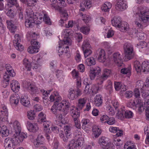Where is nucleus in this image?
<instances>
[{
	"mask_svg": "<svg viewBox=\"0 0 149 149\" xmlns=\"http://www.w3.org/2000/svg\"><path fill=\"white\" fill-rule=\"evenodd\" d=\"M71 34V31L68 29L64 30L62 32L61 36L63 40L59 41L58 47L56 48L60 57L68 58L70 56L69 46L72 44L70 38Z\"/></svg>",
	"mask_w": 149,
	"mask_h": 149,
	"instance_id": "f257e3e1",
	"label": "nucleus"
},
{
	"mask_svg": "<svg viewBox=\"0 0 149 149\" xmlns=\"http://www.w3.org/2000/svg\"><path fill=\"white\" fill-rule=\"evenodd\" d=\"M134 13L138 15L139 18H136L134 23L136 26L139 28H143L149 23V9L145 6L134 7Z\"/></svg>",
	"mask_w": 149,
	"mask_h": 149,
	"instance_id": "f03ea898",
	"label": "nucleus"
},
{
	"mask_svg": "<svg viewBox=\"0 0 149 149\" xmlns=\"http://www.w3.org/2000/svg\"><path fill=\"white\" fill-rule=\"evenodd\" d=\"M56 101L51 109V111L53 113L55 114L57 111H61L63 113V114L66 115L69 111L70 104L69 101L66 100Z\"/></svg>",
	"mask_w": 149,
	"mask_h": 149,
	"instance_id": "7ed1b4c3",
	"label": "nucleus"
},
{
	"mask_svg": "<svg viewBox=\"0 0 149 149\" xmlns=\"http://www.w3.org/2000/svg\"><path fill=\"white\" fill-rule=\"evenodd\" d=\"M21 137L13 135L11 138H8L4 141L5 149H14L19 143L22 142L27 137L26 134H21Z\"/></svg>",
	"mask_w": 149,
	"mask_h": 149,
	"instance_id": "20e7f679",
	"label": "nucleus"
},
{
	"mask_svg": "<svg viewBox=\"0 0 149 149\" xmlns=\"http://www.w3.org/2000/svg\"><path fill=\"white\" fill-rule=\"evenodd\" d=\"M38 13H34L32 9L30 8H27L26 10L25 13V26L27 27H32L35 24H38Z\"/></svg>",
	"mask_w": 149,
	"mask_h": 149,
	"instance_id": "39448f33",
	"label": "nucleus"
},
{
	"mask_svg": "<svg viewBox=\"0 0 149 149\" xmlns=\"http://www.w3.org/2000/svg\"><path fill=\"white\" fill-rule=\"evenodd\" d=\"M133 115V112L129 110L125 111L124 107H121L118 110V113L116 114L117 117L120 119H122L125 117L127 118H132Z\"/></svg>",
	"mask_w": 149,
	"mask_h": 149,
	"instance_id": "423d86ee",
	"label": "nucleus"
},
{
	"mask_svg": "<svg viewBox=\"0 0 149 149\" xmlns=\"http://www.w3.org/2000/svg\"><path fill=\"white\" fill-rule=\"evenodd\" d=\"M37 15L38 16V17H37V19H38L37 24H40L43 20L45 22L49 25H50L51 24V22L49 18L47 16L46 14L45 11H42L38 12Z\"/></svg>",
	"mask_w": 149,
	"mask_h": 149,
	"instance_id": "0eeeda50",
	"label": "nucleus"
},
{
	"mask_svg": "<svg viewBox=\"0 0 149 149\" xmlns=\"http://www.w3.org/2000/svg\"><path fill=\"white\" fill-rule=\"evenodd\" d=\"M109 139L104 136L100 138L98 141L99 144L103 149H114V146L111 142L108 143L106 146L104 145L108 141Z\"/></svg>",
	"mask_w": 149,
	"mask_h": 149,
	"instance_id": "6e6552de",
	"label": "nucleus"
},
{
	"mask_svg": "<svg viewBox=\"0 0 149 149\" xmlns=\"http://www.w3.org/2000/svg\"><path fill=\"white\" fill-rule=\"evenodd\" d=\"M27 37L29 39L31 38H34L31 40V46H37L38 47L40 48V43L38 41L36 38H37L38 37L39 34L38 33H36L33 32H28L27 34Z\"/></svg>",
	"mask_w": 149,
	"mask_h": 149,
	"instance_id": "1a4fd4ad",
	"label": "nucleus"
},
{
	"mask_svg": "<svg viewBox=\"0 0 149 149\" xmlns=\"http://www.w3.org/2000/svg\"><path fill=\"white\" fill-rule=\"evenodd\" d=\"M122 57L121 55L119 52H116L114 53L112 57L109 60V64L114 63L117 66H120L122 65Z\"/></svg>",
	"mask_w": 149,
	"mask_h": 149,
	"instance_id": "9d476101",
	"label": "nucleus"
},
{
	"mask_svg": "<svg viewBox=\"0 0 149 149\" xmlns=\"http://www.w3.org/2000/svg\"><path fill=\"white\" fill-rule=\"evenodd\" d=\"M51 2V7L55 10H59L60 8L65 7L66 4L65 2V0H58L57 2L56 0H50Z\"/></svg>",
	"mask_w": 149,
	"mask_h": 149,
	"instance_id": "9b49d317",
	"label": "nucleus"
},
{
	"mask_svg": "<svg viewBox=\"0 0 149 149\" xmlns=\"http://www.w3.org/2000/svg\"><path fill=\"white\" fill-rule=\"evenodd\" d=\"M31 63L33 66V69H38L41 65L42 62V57L40 54L39 53L33 56L32 57Z\"/></svg>",
	"mask_w": 149,
	"mask_h": 149,
	"instance_id": "f8f14e48",
	"label": "nucleus"
},
{
	"mask_svg": "<svg viewBox=\"0 0 149 149\" xmlns=\"http://www.w3.org/2000/svg\"><path fill=\"white\" fill-rule=\"evenodd\" d=\"M98 57L97 59L100 62L104 63V64L107 65H109V60L107 59V57L104 49H99L98 50Z\"/></svg>",
	"mask_w": 149,
	"mask_h": 149,
	"instance_id": "ddd939ff",
	"label": "nucleus"
},
{
	"mask_svg": "<svg viewBox=\"0 0 149 149\" xmlns=\"http://www.w3.org/2000/svg\"><path fill=\"white\" fill-rule=\"evenodd\" d=\"M84 142V139L82 138L79 137L76 141L74 140H71L68 146L69 149H74L75 148L81 147Z\"/></svg>",
	"mask_w": 149,
	"mask_h": 149,
	"instance_id": "4468645a",
	"label": "nucleus"
},
{
	"mask_svg": "<svg viewBox=\"0 0 149 149\" xmlns=\"http://www.w3.org/2000/svg\"><path fill=\"white\" fill-rule=\"evenodd\" d=\"M11 124L15 130V133L14 135L21 137L22 133L26 134L23 132H21V127L20 123L17 120H15L11 122Z\"/></svg>",
	"mask_w": 149,
	"mask_h": 149,
	"instance_id": "2eb2a0df",
	"label": "nucleus"
},
{
	"mask_svg": "<svg viewBox=\"0 0 149 149\" xmlns=\"http://www.w3.org/2000/svg\"><path fill=\"white\" fill-rule=\"evenodd\" d=\"M21 37L18 34H16L15 36V38L13 40V44L16 49L17 50L22 51L24 49V46L21 44Z\"/></svg>",
	"mask_w": 149,
	"mask_h": 149,
	"instance_id": "dca6fc26",
	"label": "nucleus"
},
{
	"mask_svg": "<svg viewBox=\"0 0 149 149\" xmlns=\"http://www.w3.org/2000/svg\"><path fill=\"white\" fill-rule=\"evenodd\" d=\"M68 97L70 100H74L77 98L82 94L81 91L77 89V90L71 89L68 91Z\"/></svg>",
	"mask_w": 149,
	"mask_h": 149,
	"instance_id": "f3484780",
	"label": "nucleus"
},
{
	"mask_svg": "<svg viewBox=\"0 0 149 149\" xmlns=\"http://www.w3.org/2000/svg\"><path fill=\"white\" fill-rule=\"evenodd\" d=\"M124 49L125 56L128 59H131L133 50L132 45L129 43H125L124 46Z\"/></svg>",
	"mask_w": 149,
	"mask_h": 149,
	"instance_id": "a211bd4d",
	"label": "nucleus"
},
{
	"mask_svg": "<svg viewBox=\"0 0 149 149\" xmlns=\"http://www.w3.org/2000/svg\"><path fill=\"white\" fill-rule=\"evenodd\" d=\"M8 113L6 106H3L0 109V121L5 122L8 120Z\"/></svg>",
	"mask_w": 149,
	"mask_h": 149,
	"instance_id": "6ab92c4d",
	"label": "nucleus"
},
{
	"mask_svg": "<svg viewBox=\"0 0 149 149\" xmlns=\"http://www.w3.org/2000/svg\"><path fill=\"white\" fill-rule=\"evenodd\" d=\"M25 88L30 91L32 95L37 94L39 93L40 90L37 87L35 84H31L30 82H27Z\"/></svg>",
	"mask_w": 149,
	"mask_h": 149,
	"instance_id": "aec40b11",
	"label": "nucleus"
},
{
	"mask_svg": "<svg viewBox=\"0 0 149 149\" xmlns=\"http://www.w3.org/2000/svg\"><path fill=\"white\" fill-rule=\"evenodd\" d=\"M128 6L127 1L125 0H119L116 5V9L119 11H123L127 8Z\"/></svg>",
	"mask_w": 149,
	"mask_h": 149,
	"instance_id": "412c9836",
	"label": "nucleus"
},
{
	"mask_svg": "<svg viewBox=\"0 0 149 149\" xmlns=\"http://www.w3.org/2000/svg\"><path fill=\"white\" fill-rule=\"evenodd\" d=\"M111 73V70L107 69H104L103 71L102 75L97 80L98 84H102L104 81L106 80Z\"/></svg>",
	"mask_w": 149,
	"mask_h": 149,
	"instance_id": "4be33fe9",
	"label": "nucleus"
},
{
	"mask_svg": "<svg viewBox=\"0 0 149 149\" xmlns=\"http://www.w3.org/2000/svg\"><path fill=\"white\" fill-rule=\"evenodd\" d=\"M92 6L91 0H85L82 1L80 3V10L83 11L85 10V8L89 9Z\"/></svg>",
	"mask_w": 149,
	"mask_h": 149,
	"instance_id": "5701e85b",
	"label": "nucleus"
},
{
	"mask_svg": "<svg viewBox=\"0 0 149 149\" xmlns=\"http://www.w3.org/2000/svg\"><path fill=\"white\" fill-rule=\"evenodd\" d=\"M27 129L30 132H36L39 129L38 125L36 123H32L29 121H27L26 123Z\"/></svg>",
	"mask_w": 149,
	"mask_h": 149,
	"instance_id": "b1692460",
	"label": "nucleus"
},
{
	"mask_svg": "<svg viewBox=\"0 0 149 149\" xmlns=\"http://www.w3.org/2000/svg\"><path fill=\"white\" fill-rule=\"evenodd\" d=\"M92 136L94 138H97L102 133V130L98 125H94L92 127Z\"/></svg>",
	"mask_w": 149,
	"mask_h": 149,
	"instance_id": "393cba45",
	"label": "nucleus"
},
{
	"mask_svg": "<svg viewBox=\"0 0 149 149\" xmlns=\"http://www.w3.org/2000/svg\"><path fill=\"white\" fill-rule=\"evenodd\" d=\"M20 97L19 95L15 94L11 95L9 98V102L12 106H17L19 102Z\"/></svg>",
	"mask_w": 149,
	"mask_h": 149,
	"instance_id": "a878e982",
	"label": "nucleus"
},
{
	"mask_svg": "<svg viewBox=\"0 0 149 149\" xmlns=\"http://www.w3.org/2000/svg\"><path fill=\"white\" fill-rule=\"evenodd\" d=\"M6 71L4 74L3 76L7 75L8 76V78L10 79V77H13L15 76V73L10 65H6Z\"/></svg>",
	"mask_w": 149,
	"mask_h": 149,
	"instance_id": "bb28decb",
	"label": "nucleus"
},
{
	"mask_svg": "<svg viewBox=\"0 0 149 149\" xmlns=\"http://www.w3.org/2000/svg\"><path fill=\"white\" fill-rule=\"evenodd\" d=\"M20 99L21 103L24 106L28 107L30 106V99L27 95H22L21 96Z\"/></svg>",
	"mask_w": 149,
	"mask_h": 149,
	"instance_id": "cd10ccee",
	"label": "nucleus"
},
{
	"mask_svg": "<svg viewBox=\"0 0 149 149\" xmlns=\"http://www.w3.org/2000/svg\"><path fill=\"white\" fill-rule=\"evenodd\" d=\"M49 99L50 102H53L56 101L61 100L62 97L57 91H55L53 92L50 95Z\"/></svg>",
	"mask_w": 149,
	"mask_h": 149,
	"instance_id": "c85d7f7f",
	"label": "nucleus"
},
{
	"mask_svg": "<svg viewBox=\"0 0 149 149\" xmlns=\"http://www.w3.org/2000/svg\"><path fill=\"white\" fill-rule=\"evenodd\" d=\"M8 2L6 6V8H8V7L11 8L12 6H15L17 10H21L22 8L20 7L17 3V0H6Z\"/></svg>",
	"mask_w": 149,
	"mask_h": 149,
	"instance_id": "c756f323",
	"label": "nucleus"
},
{
	"mask_svg": "<svg viewBox=\"0 0 149 149\" xmlns=\"http://www.w3.org/2000/svg\"><path fill=\"white\" fill-rule=\"evenodd\" d=\"M23 65L25 67L24 70H27L28 74L30 75H32V73L31 71V62L27 58H25L23 60Z\"/></svg>",
	"mask_w": 149,
	"mask_h": 149,
	"instance_id": "7c9ffc66",
	"label": "nucleus"
},
{
	"mask_svg": "<svg viewBox=\"0 0 149 149\" xmlns=\"http://www.w3.org/2000/svg\"><path fill=\"white\" fill-rule=\"evenodd\" d=\"M111 22L113 26L119 28L120 27L122 21L120 17L115 16L111 19Z\"/></svg>",
	"mask_w": 149,
	"mask_h": 149,
	"instance_id": "2f4dec72",
	"label": "nucleus"
},
{
	"mask_svg": "<svg viewBox=\"0 0 149 149\" xmlns=\"http://www.w3.org/2000/svg\"><path fill=\"white\" fill-rule=\"evenodd\" d=\"M45 139L41 134H39L37 137L34 141V144L36 147H38L40 145L42 144L44 142Z\"/></svg>",
	"mask_w": 149,
	"mask_h": 149,
	"instance_id": "473e14b6",
	"label": "nucleus"
},
{
	"mask_svg": "<svg viewBox=\"0 0 149 149\" xmlns=\"http://www.w3.org/2000/svg\"><path fill=\"white\" fill-rule=\"evenodd\" d=\"M0 134L2 137L7 136L9 134V130L6 125L0 124Z\"/></svg>",
	"mask_w": 149,
	"mask_h": 149,
	"instance_id": "72a5a7b5",
	"label": "nucleus"
},
{
	"mask_svg": "<svg viewBox=\"0 0 149 149\" xmlns=\"http://www.w3.org/2000/svg\"><path fill=\"white\" fill-rule=\"evenodd\" d=\"M10 86L12 90L15 93L18 92L20 89L19 83L15 80H13L11 81Z\"/></svg>",
	"mask_w": 149,
	"mask_h": 149,
	"instance_id": "f704fd0d",
	"label": "nucleus"
},
{
	"mask_svg": "<svg viewBox=\"0 0 149 149\" xmlns=\"http://www.w3.org/2000/svg\"><path fill=\"white\" fill-rule=\"evenodd\" d=\"M94 103L97 107L101 106L103 103L102 96L99 94L96 95L94 98Z\"/></svg>",
	"mask_w": 149,
	"mask_h": 149,
	"instance_id": "c9c22d12",
	"label": "nucleus"
},
{
	"mask_svg": "<svg viewBox=\"0 0 149 149\" xmlns=\"http://www.w3.org/2000/svg\"><path fill=\"white\" fill-rule=\"evenodd\" d=\"M137 45L139 49L145 48L146 50L145 53L146 54H149V43L147 44L145 42L141 41Z\"/></svg>",
	"mask_w": 149,
	"mask_h": 149,
	"instance_id": "e433bc0d",
	"label": "nucleus"
},
{
	"mask_svg": "<svg viewBox=\"0 0 149 149\" xmlns=\"http://www.w3.org/2000/svg\"><path fill=\"white\" fill-rule=\"evenodd\" d=\"M132 104L138 107V109L139 112H142L144 108V107L143 106V103L140 99L136 100V101H133V103H132Z\"/></svg>",
	"mask_w": 149,
	"mask_h": 149,
	"instance_id": "4c0bfd02",
	"label": "nucleus"
},
{
	"mask_svg": "<svg viewBox=\"0 0 149 149\" xmlns=\"http://www.w3.org/2000/svg\"><path fill=\"white\" fill-rule=\"evenodd\" d=\"M70 113L71 116L74 118H77L80 116V113L78 109L75 107L72 106L71 107Z\"/></svg>",
	"mask_w": 149,
	"mask_h": 149,
	"instance_id": "58836bf2",
	"label": "nucleus"
},
{
	"mask_svg": "<svg viewBox=\"0 0 149 149\" xmlns=\"http://www.w3.org/2000/svg\"><path fill=\"white\" fill-rule=\"evenodd\" d=\"M114 87L117 91L120 90L122 91H124L127 89L125 85L120 82H116L114 84Z\"/></svg>",
	"mask_w": 149,
	"mask_h": 149,
	"instance_id": "ea45409f",
	"label": "nucleus"
},
{
	"mask_svg": "<svg viewBox=\"0 0 149 149\" xmlns=\"http://www.w3.org/2000/svg\"><path fill=\"white\" fill-rule=\"evenodd\" d=\"M112 7V4L109 2H106L101 6V9L104 12H108Z\"/></svg>",
	"mask_w": 149,
	"mask_h": 149,
	"instance_id": "a19ab883",
	"label": "nucleus"
},
{
	"mask_svg": "<svg viewBox=\"0 0 149 149\" xmlns=\"http://www.w3.org/2000/svg\"><path fill=\"white\" fill-rule=\"evenodd\" d=\"M52 124L51 122L48 121H46L43 123V128L44 132L45 133H49L50 131V126L51 127Z\"/></svg>",
	"mask_w": 149,
	"mask_h": 149,
	"instance_id": "79ce46f5",
	"label": "nucleus"
},
{
	"mask_svg": "<svg viewBox=\"0 0 149 149\" xmlns=\"http://www.w3.org/2000/svg\"><path fill=\"white\" fill-rule=\"evenodd\" d=\"M120 72L123 74L126 75L128 77H129L131 75V68L129 66L123 68L121 70Z\"/></svg>",
	"mask_w": 149,
	"mask_h": 149,
	"instance_id": "37998d69",
	"label": "nucleus"
},
{
	"mask_svg": "<svg viewBox=\"0 0 149 149\" xmlns=\"http://www.w3.org/2000/svg\"><path fill=\"white\" fill-rule=\"evenodd\" d=\"M7 26L10 31L12 33H14L16 30V26L14 25L11 20H7L6 22Z\"/></svg>",
	"mask_w": 149,
	"mask_h": 149,
	"instance_id": "c03bdc74",
	"label": "nucleus"
},
{
	"mask_svg": "<svg viewBox=\"0 0 149 149\" xmlns=\"http://www.w3.org/2000/svg\"><path fill=\"white\" fill-rule=\"evenodd\" d=\"M40 48L37 46H30L27 49V52L30 54H34L38 53L39 51Z\"/></svg>",
	"mask_w": 149,
	"mask_h": 149,
	"instance_id": "a18cd8bd",
	"label": "nucleus"
},
{
	"mask_svg": "<svg viewBox=\"0 0 149 149\" xmlns=\"http://www.w3.org/2000/svg\"><path fill=\"white\" fill-rule=\"evenodd\" d=\"M62 126L61 124H53L51 126V130L54 133H58L59 132V129Z\"/></svg>",
	"mask_w": 149,
	"mask_h": 149,
	"instance_id": "49530a36",
	"label": "nucleus"
},
{
	"mask_svg": "<svg viewBox=\"0 0 149 149\" xmlns=\"http://www.w3.org/2000/svg\"><path fill=\"white\" fill-rule=\"evenodd\" d=\"M85 63L87 65L91 66L96 64V61L94 57H91L86 58Z\"/></svg>",
	"mask_w": 149,
	"mask_h": 149,
	"instance_id": "de8ad7c7",
	"label": "nucleus"
},
{
	"mask_svg": "<svg viewBox=\"0 0 149 149\" xmlns=\"http://www.w3.org/2000/svg\"><path fill=\"white\" fill-rule=\"evenodd\" d=\"M87 101L86 98H81L79 99L78 100L77 107L80 109H82L84 106Z\"/></svg>",
	"mask_w": 149,
	"mask_h": 149,
	"instance_id": "09e8293b",
	"label": "nucleus"
},
{
	"mask_svg": "<svg viewBox=\"0 0 149 149\" xmlns=\"http://www.w3.org/2000/svg\"><path fill=\"white\" fill-rule=\"evenodd\" d=\"M106 106L107 110L108 112L109 115L111 116L114 115L115 113V110L111 107L109 102L106 103Z\"/></svg>",
	"mask_w": 149,
	"mask_h": 149,
	"instance_id": "8fccbe9b",
	"label": "nucleus"
},
{
	"mask_svg": "<svg viewBox=\"0 0 149 149\" xmlns=\"http://www.w3.org/2000/svg\"><path fill=\"white\" fill-rule=\"evenodd\" d=\"M142 71L144 72H149V60L146 61L142 63Z\"/></svg>",
	"mask_w": 149,
	"mask_h": 149,
	"instance_id": "3c124183",
	"label": "nucleus"
},
{
	"mask_svg": "<svg viewBox=\"0 0 149 149\" xmlns=\"http://www.w3.org/2000/svg\"><path fill=\"white\" fill-rule=\"evenodd\" d=\"M144 107L146 108V116L147 120H149V99H147L145 100Z\"/></svg>",
	"mask_w": 149,
	"mask_h": 149,
	"instance_id": "603ef678",
	"label": "nucleus"
},
{
	"mask_svg": "<svg viewBox=\"0 0 149 149\" xmlns=\"http://www.w3.org/2000/svg\"><path fill=\"white\" fill-rule=\"evenodd\" d=\"M134 66L137 72H140L141 71H142V64L141 65L139 61H135L134 63Z\"/></svg>",
	"mask_w": 149,
	"mask_h": 149,
	"instance_id": "864d4df0",
	"label": "nucleus"
},
{
	"mask_svg": "<svg viewBox=\"0 0 149 149\" xmlns=\"http://www.w3.org/2000/svg\"><path fill=\"white\" fill-rule=\"evenodd\" d=\"M124 149H137L136 146L130 141H127L125 144Z\"/></svg>",
	"mask_w": 149,
	"mask_h": 149,
	"instance_id": "5fc2aeb1",
	"label": "nucleus"
},
{
	"mask_svg": "<svg viewBox=\"0 0 149 149\" xmlns=\"http://www.w3.org/2000/svg\"><path fill=\"white\" fill-rule=\"evenodd\" d=\"M46 115L43 112H40L38 115V121L39 123H43L46 121Z\"/></svg>",
	"mask_w": 149,
	"mask_h": 149,
	"instance_id": "6e6d98bb",
	"label": "nucleus"
},
{
	"mask_svg": "<svg viewBox=\"0 0 149 149\" xmlns=\"http://www.w3.org/2000/svg\"><path fill=\"white\" fill-rule=\"evenodd\" d=\"M113 143L116 146L119 147H121L123 145V141L119 138L116 137V136H114Z\"/></svg>",
	"mask_w": 149,
	"mask_h": 149,
	"instance_id": "4d7b16f0",
	"label": "nucleus"
},
{
	"mask_svg": "<svg viewBox=\"0 0 149 149\" xmlns=\"http://www.w3.org/2000/svg\"><path fill=\"white\" fill-rule=\"evenodd\" d=\"M27 115L28 118L29 120H33L36 117V113L34 111L30 110L28 111Z\"/></svg>",
	"mask_w": 149,
	"mask_h": 149,
	"instance_id": "13d9d810",
	"label": "nucleus"
},
{
	"mask_svg": "<svg viewBox=\"0 0 149 149\" xmlns=\"http://www.w3.org/2000/svg\"><path fill=\"white\" fill-rule=\"evenodd\" d=\"M120 27L119 28L121 31L124 32L127 31L129 28V25L127 22H122Z\"/></svg>",
	"mask_w": 149,
	"mask_h": 149,
	"instance_id": "bf43d9fd",
	"label": "nucleus"
},
{
	"mask_svg": "<svg viewBox=\"0 0 149 149\" xmlns=\"http://www.w3.org/2000/svg\"><path fill=\"white\" fill-rule=\"evenodd\" d=\"M79 29L80 31L84 34L87 35L89 34L90 28L89 26H84L81 27Z\"/></svg>",
	"mask_w": 149,
	"mask_h": 149,
	"instance_id": "052dcab7",
	"label": "nucleus"
},
{
	"mask_svg": "<svg viewBox=\"0 0 149 149\" xmlns=\"http://www.w3.org/2000/svg\"><path fill=\"white\" fill-rule=\"evenodd\" d=\"M64 130L65 134L66 139H67L71 137V133L70 132V127L66 125L64 127Z\"/></svg>",
	"mask_w": 149,
	"mask_h": 149,
	"instance_id": "680f3d73",
	"label": "nucleus"
},
{
	"mask_svg": "<svg viewBox=\"0 0 149 149\" xmlns=\"http://www.w3.org/2000/svg\"><path fill=\"white\" fill-rule=\"evenodd\" d=\"M1 96L4 99L7 98L10 95V91L6 89H3L1 90Z\"/></svg>",
	"mask_w": 149,
	"mask_h": 149,
	"instance_id": "e2e57ef3",
	"label": "nucleus"
},
{
	"mask_svg": "<svg viewBox=\"0 0 149 149\" xmlns=\"http://www.w3.org/2000/svg\"><path fill=\"white\" fill-rule=\"evenodd\" d=\"M56 74L57 77L61 82L63 81L64 76L62 71L58 70L56 71Z\"/></svg>",
	"mask_w": 149,
	"mask_h": 149,
	"instance_id": "0e129e2a",
	"label": "nucleus"
},
{
	"mask_svg": "<svg viewBox=\"0 0 149 149\" xmlns=\"http://www.w3.org/2000/svg\"><path fill=\"white\" fill-rule=\"evenodd\" d=\"M57 121L59 123V124H62L63 125V124L66 123V121L65 120V119L64 118H63L61 114H60L56 116V123Z\"/></svg>",
	"mask_w": 149,
	"mask_h": 149,
	"instance_id": "69168bd1",
	"label": "nucleus"
},
{
	"mask_svg": "<svg viewBox=\"0 0 149 149\" xmlns=\"http://www.w3.org/2000/svg\"><path fill=\"white\" fill-rule=\"evenodd\" d=\"M100 89L101 88L99 87L98 85L93 84L91 88V91L93 93L95 94L98 93Z\"/></svg>",
	"mask_w": 149,
	"mask_h": 149,
	"instance_id": "338daca9",
	"label": "nucleus"
},
{
	"mask_svg": "<svg viewBox=\"0 0 149 149\" xmlns=\"http://www.w3.org/2000/svg\"><path fill=\"white\" fill-rule=\"evenodd\" d=\"M8 76L7 75L3 76V80L1 85L4 88H6L9 84L10 79L8 78Z\"/></svg>",
	"mask_w": 149,
	"mask_h": 149,
	"instance_id": "774afa93",
	"label": "nucleus"
}]
</instances>
